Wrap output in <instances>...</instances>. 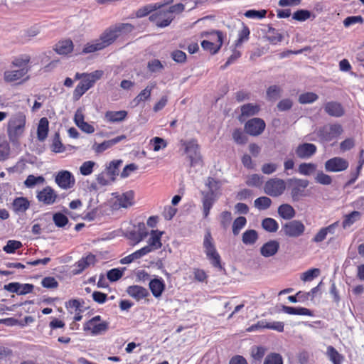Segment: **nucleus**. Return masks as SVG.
Here are the masks:
<instances>
[{
	"label": "nucleus",
	"mask_w": 364,
	"mask_h": 364,
	"mask_svg": "<svg viewBox=\"0 0 364 364\" xmlns=\"http://www.w3.org/2000/svg\"><path fill=\"white\" fill-rule=\"evenodd\" d=\"M46 182V179L43 176H36L34 175H28L24 181V186L28 188H33L36 185H43Z\"/></svg>",
	"instance_id": "ea45409f"
},
{
	"label": "nucleus",
	"mask_w": 364,
	"mask_h": 364,
	"mask_svg": "<svg viewBox=\"0 0 364 364\" xmlns=\"http://www.w3.org/2000/svg\"><path fill=\"white\" fill-rule=\"evenodd\" d=\"M258 238V235L256 230H246L242 234V242L245 245H252L254 244Z\"/></svg>",
	"instance_id": "49530a36"
},
{
	"label": "nucleus",
	"mask_w": 364,
	"mask_h": 364,
	"mask_svg": "<svg viewBox=\"0 0 364 364\" xmlns=\"http://www.w3.org/2000/svg\"><path fill=\"white\" fill-rule=\"evenodd\" d=\"M164 232L159 230H152L147 245L143 247L147 254L156 251L162 247L161 237Z\"/></svg>",
	"instance_id": "2eb2a0df"
},
{
	"label": "nucleus",
	"mask_w": 364,
	"mask_h": 364,
	"mask_svg": "<svg viewBox=\"0 0 364 364\" xmlns=\"http://www.w3.org/2000/svg\"><path fill=\"white\" fill-rule=\"evenodd\" d=\"M263 364H283V358L279 353H271L266 356Z\"/></svg>",
	"instance_id": "13d9d810"
},
{
	"label": "nucleus",
	"mask_w": 364,
	"mask_h": 364,
	"mask_svg": "<svg viewBox=\"0 0 364 364\" xmlns=\"http://www.w3.org/2000/svg\"><path fill=\"white\" fill-rule=\"evenodd\" d=\"M117 35L129 34L134 30V26L129 23H119L113 26Z\"/></svg>",
	"instance_id": "79ce46f5"
},
{
	"label": "nucleus",
	"mask_w": 364,
	"mask_h": 364,
	"mask_svg": "<svg viewBox=\"0 0 364 364\" xmlns=\"http://www.w3.org/2000/svg\"><path fill=\"white\" fill-rule=\"evenodd\" d=\"M224 38L225 35L220 31H212L210 32H206V41H211L217 43L218 41V38H219V42L222 41L223 43Z\"/></svg>",
	"instance_id": "e2e57ef3"
},
{
	"label": "nucleus",
	"mask_w": 364,
	"mask_h": 364,
	"mask_svg": "<svg viewBox=\"0 0 364 364\" xmlns=\"http://www.w3.org/2000/svg\"><path fill=\"white\" fill-rule=\"evenodd\" d=\"M49 131V122L46 117H42L38 122L37 127V138L39 141H43L48 136Z\"/></svg>",
	"instance_id": "cd10ccee"
},
{
	"label": "nucleus",
	"mask_w": 364,
	"mask_h": 364,
	"mask_svg": "<svg viewBox=\"0 0 364 364\" xmlns=\"http://www.w3.org/2000/svg\"><path fill=\"white\" fill-rule=\"evenodd\" d=\"M118 38L113 26H109L101 33L99 38L87 43L82 53L87 54L103 50L114 43Z\"/></svg>",
	"instance_id": "f03ea898"
},
{
	"label": "nucleus",
	"mask_w": 364,
	"mask_h": 364,
	"mask_svg": "<svg viewBox=\"0 0 364 364\" xmlns=\"http://www.w3.org/2000/svg\"><path fill=\"white\" fill-rule=\"evenodd\" d=\"M115 205L119 208H127L134 204V192L132 190L118 194L115 196Z\"/></svg>",
	"instance_id": "6ab92c4d"
},
{
	"label": "nucleus",
	"mask_w": 364,
	"mask_h": 364,
	"mask_svg": "<svg viewBox=\"0 0 364 364\" xmlns=\"http://www.w3.org/2000/svg\"><path fill=\"white\" fill-rule=\"evenodd\" d=\"M267 38L270 43L276 45L282 41V35L274 28L269 27Z\"/></svg>",
	"instance_id": "a19ab883"
},
{
	"label": "nucleus",
	"mask_w": 364,
	"mask_h": 364,
	"mask_svg": "<svg viewBox=\"0 0 364 364\" xmlns=\"http://www.w3.org/2000/svg\"><path fill=\"white\" fill-rule=\"evenodd\" d=\"M147 68L151 73H156L162 70L164 67L159 60L153 59L148 62Z\"/></svg>",
	"instance_id": "0e129e2a"
},
{
	"label": "nucleus",
	"mask_w": 364,
	"mask_h": 364,
	"mask_svg": "<svg viewBox=\"0 0 364 364\" xmlns=\"http://www.w3.org/2000/svg\"><path fill=\"white\" fill-rule=\"evenodd\" d=\"M122 163V161L121 160H114L112 161L107 167L106 174L110 181H114L116 176L118 175L119 168Z\"/></svg>",
	"instance_id": "c9c22d12"
},
{
	"label": "nucleus",
	"mask_w": 364,
	"mask_h": 364,
	"mask_svg": "<svg viewBox=\"0 0 364 364\" xmlns=\"http://www.w3.org/2000/svg\"><path fill=\"white\" fill-rule=\"evenodd\" d=\"M58 197V194L55 190L49 186H46L41 191L37 192L36 195L38 200L46 205H53L55 203Z\"/></svg>",
	"instance_id": "dca6fc26"
},
{
	"label": "nucleus",
	"mask_w": 364,
	"mask_h": 364,
	"mask_svg": "<svg viewBox=\"0 0 364 364\" xmlns=\"http://www.w3.org/2000/svg\"><path fill=\"white\" fill-rule=\"evenodd\" d=\"M174 16L168 14L165 10H159L149 16V20L155 22L156 26L159 28L169 26Z\"/></svg>",
	"instance_id": "f3484780"
},
{
	"label": "nucleus",
	"mask_w": 364,
	"mask_h": 364,
	"mask_svg": "<svg viewBox=\"0 0 364 364\" xmlns=\"http://www.w3.org/2000/svg\"><path fill=\"white\" fill-rule=\"evenodd\" d=\"M279 215L285 220L292 219L296 214L295 210L289 204H282L278 208Z\"/></svg>",
	"instance_id": "f704fd0d"
},
{
	"label": "nucleus",
	"mask_w": 364,
	"mask_h": 364,
	"mask_svg": "<svg viewBox=\"0 0 364 364\" xmlns=\"http://www.w3.org/2000/svg\"><path fill=\"white\" fill-rule=\"evenodd\" d=\"M127 138L126 135L122 134L120 136H118L115 138H113L112 139L105 141L102 143H100L97 144L96 148L97 152H103L105 150L111 148L114 145L117 144V143L120 142L121 141Z\"/></svg>",
	"instance_id": "473e14b6"
},
{
	"label": "nucleus",
	"mask_w": 364,
	"mask_h": 364,
	"mask_svg": "<svg viewBox=\"0 0 364 364\" xmlns=\"http://www.w3.org/2000/svg\"><path fill=\"white\" fill-rule=\"evenodd\" d=\"M207 186L208 190L206 191V216L211 205L220 194V183L213 178H209Z\"/></svg>",
	"instance_id": "9d476101"
},
{
	"label": "nucleus",
	"mask_w": 364,
	"mask_h": 364,
	"mask_svg": "<svg viewBox=\"0 0 364 364\" xmlns=\"http://www.w3.org/2000/svg\"><path fill=\"white\" fill-rule=\"evenodd\" d=\"M181 145L184 147L185 153L188 155L191 160V165L193 166L198 154V145L196 141H181Z\"/></svg>",
	"instance_id": "412c9836"
},
{
	"label": "nucleus",
	"mask_w": 364,
	"mask_h": 364,
	"mask_svg": "<svg viewBox=\"0 0 364 364\" xmlns=\"http://www.w3.org/2000/svg\"><path fill=\"white\" fill-rule=\"evenodd\" d=\"M282 310L284 313L289 315L313 316V312L310 309L304 307H293L284 305Z\"/></svg>",
	"instance_id": "2f4dec72"
},
{
	"label": "nucleus",
	"mask_w": 364,
	"mask_h": 364,
	"mask_svg": "<svg viewBox=\"0 0 364 364\" xmlns=\"http://www.w3.org/2000/svg\"><path fill=\"white\" fill-rule=\"evenodd\" d=\"M74 45L70 39L58 41L55 46V51L59 55H68L73 50Z\"/></svg>",
	"instance_id": "a878e982"
},
{
	"label": "nucleus",
	"mask_w": 364,
	"mask_h": 364,
	"mask_svg": "<svg viewBox=\"0 0 364 364\" xmlns=\"http://www.w3.org/2000/svg\"><path fill=\"white\" fill-rule=\"evenodd\" d=\"M250 31L249 27L242 23V28L240 31H239L237 34V39L235 42V46L240 47L242 43L245 41H247L250 38Z\"/></svg>",
	"instance_id": "58836bf2"
},
{
	"label": "nucleus",
	"mask_w": 364,
	"mask_h": 364,
	"mask_svg": "<svg viewBox=\"0 0 364 364\" xmlns=\"http://www.w3.org/2000/svg\"><path fill=\"white\" fill-rule=\"evenodd\" d=\"M103 75V72L102 70H95V73L92 77H88L84 79V80H80V82L75 87L73 90V100L77 101L80 99V97L91 87H92L95 82L99 80Z\"/></svg>",
	"instance_id": "423d86ee"
},
{
	"label": "nucleus",
	"mask_w": 364,
	"mask_h": 364,
	"mask_svg": "<svg viewBox=\"0 0 364 364\" xmlns=\"http://www.w3.org/2000/svg\"><path fill=\"white\" fill-rule=\"evenodd\" d=\"M95 262V256L92 254H89L85 257H82L77 261L74 267L75 269L73 272L75 274H79L82 273L85 269H87L91 264H94Z\"/></svg>",
	"instance_id": "393cba45"
},
{
	"label": "nucleus",
	"mask_w": 364,
	"mask_h": 364,
	"mask_svg": "<svg viewBox=\"0 0 364 364\" xmlns=\"http://www.w3.org/2000/svg\"><path fill=\"white\" fill-rule=\"evenodd\" d=\"M246 134L241 129H235L232 132V138L235 142L240 145L245 144L248 141Z\"/></svg>",
	"instance_id": "de8ad7c7"
},
{
	"label": "nucleus",
	"mask_w": 364,
	"mask_h": 364,
	"mask_svg": "<svg viewBox=\"0 0 364 364\" xmlns=\"http://www.w3.org/2000/svg\"><path fill=\"white\" fill-rule=\"evenodd\" d=\"M53 220L58 228L65 227L68 223V218L61 213H56L53 215Z\"/></svg>",
	"instance_id": "bf43d9fd"
},
{
	"label": "nucleus",
	"mask_w": 364,
	"mask_h": 364,
	"mask_svg": "<svg viewBox=\"0 0 364 364\" xmlns=\"http://www.w3.org/2000/svg\"><path fill=\"white\" fill-rule=\"evenodd\" d=\"M272 205V200L267 196L257 198L255 200V206L259 210H266Z\"/></svg>",
	"instance_id": "8fccbe9b"
},
{
	"label": "nucleus",
	"mask_w": 364,
	"mask_h": 364,
	"mask_svg": "<svg viewBox=\"0 0 364 364\" xmlns=\"http://www.w3.org/2000/svg\"><path fill=\"white\" fill-rule=\"evenodd\" d=\"M26 123V117L23 112H17L13 114L7 123L6 132L8 137L12 143L18 141L23 135Z\"/></svg>",
	"instance_id": "7ed1b4c3"
},
{
	"label": "nucleus",
	"mask_w": 364,
	"mask_h": 364,
	"mask_svg": "<svg viewBox=\"0 0 364 364\" xmlns=\"http://www.w3.org/2000/svg\"><path fill=\"white\" fill-rule=\"evenodd\" d=\"M55 182L61 189L68 190L74 187L75 178L69 171L62 170L56 173Z\"/></svg>",
	"instance_id": "ddd939ff"
},
{
	"label": "nucleus",
	"mask_w": 364,
	"mask_h": 364,
	"mask_svg": "<svg viewBox=\"0 0 364 364\" xmlns=\"http://www.w3.org/2000/svg\"><path fill=\"white\" fill-rule=\"evenodd\" d=\"M267 349L263 346H253L251 349V356L255 360L260 361L264 356Z\"/></svg>",
	"instance_id": "052dcab7"
},
{
	"label": "nucleus",
	"mask_w": 364,
	"mask_h": 364,
	"mask_svg": "<svg viewBox=\"0 0 364 364\" xmlns=\"http://www.w3.org/2000/svg\"><path fill=\"white\" fill-rule=\"evenodd\" d=\"M206 257L211 266L218 272L225 274V264L222 262L221 257L215 247L206 237Z\"/></svg>",
	"instance_id": "0eeeda50"
},
{
	"label": "nucleus",
	"mask_w": 364,
	"mask_h": 364,
	"mask_svg": "<svg viewBox=\"0 0 364 364\" xmlns=\"http://www.w3.org/2000/svg\"><path fill=\"white\" fill-rule=\"evenodd\" d=\"M281 88L277 85H272L267 90V97L269 100H277L279 97Z\"/></svg>",
	"instance_id": "774afa93"
},
{
	"label": "nucleus",
	"mask_w": 364,
	"mask_h": 364,
	"mask_svg": "<svg viewBox=\"0 0 364 364\" xmlns=\"http://www.w3.org/2000/svg\"><path fill=\"white\" fill-rule=\"evenodd\" d=\"M156 82H150L143 90H141L139 95L134 99V102L136 105H139L141 102H144L149 100L151 97L152 90L156 88Z\"/></svg>",
	"instance_id": "c85d7f7f"
},
{
	"label": "nucleus",
	"mask_w": 364,
	"mask_h": 364,
	"mask_svg": "<svg viewBox=\"0 0 364 364\" xmlns=\"http://www.w3.org/2000/svg\"><path fill=\"white\" fill-rule=\"evenodd\" d=\"M148 255L145 251L144 248L141 247V249L134 252L133 253L122 258L120 259V263L122 264H127L134 262L136 259L141 258L142 257Z\"/></svg>",
	"instance_id": "e433bc0d"
},
{
	"label": "nucleus",
	"mask_w": 364,
	"mask_h": 364,
	"mask_svg": "<svg viewBox=\"0 0 364 364\" xmlns=\"http://www.w3.org/2000/svg\"><path fill=\"white\" fill-rule=\"evenodd\" d=\"M327 355L333 364H341L343 359V357L338 352V350L331 346L327 348Z\"/></svg>",
	"instance_id": "37998d69"
},
{
	"label": "nucleus",
	"mask_w": 364,
	"mask_h": 364,
	"mask_svg": "<svg viewBox=\"0 0 364 364\" xmlns=\"http://www.w3.org/2000/svg\"><path fill=\"white\" fill-rule=\"evenodd\" d=\"M50 149L54 153H62L65 151V146L60 140L59 133H55L53 136L52 144L50 145Z\"/></svg>",
	"instance_id": "c03bdc74"
},
{
	"label": "nucleus",
	"mask_w": 364,
	"mask_h": 364,
	"mask_svg": "<svg viewBox=\"0 0 364 364\" xmlns=\"http://www.w3.org/2000/svg\"><path fill=\"white\" fill-rule=\"evenodd\" d=\"M306 227L304 223L298 220H294L286 223L282 227V231L289 237H299L304 233Z\"/></svg>",
	"instance_id": "6e6552de"
},
{
	"label": "nucleus",
	"mask_w": 364,
	"mask_h": 364,
	"mask_svg": "<svg viewBox=\"0 0 364 364\" xmlns=\"http://www.w3.org/2000/svg\"><path fill=\"white\" fill-rule=\"evenodd\" d=\"M320 274V269L318 268L310 269L304 272L301 276V279L304 282L311 281L314 278L317 277Z\"/></svg>",
	"instance_id": "680f3d73"
},
{
	"label": "nucleus",
	"mask_w": 364,
	"mask_h": 364,
	"mask_svg": "<svg viewBox=\"0 0 364 364\" xmlns=\"http://www.w3.org/2000/svg\"><path fill=\"white\" fill-rule=\"evenodd\" d=\"M95 163L92 161H85L80 167V172L83 176H89L93 171Z\"/></svg>",
	"instance_id": "69168bd1"
},
{
	"label": "nucleus",
	"mask_w": 364,
	"mask_h": 364,
	"mask_svg": "<svg viewBox=\"0 0 364 364\" xmlns=\"http://www.w3.org/2000/svg\"><path fill=\"white\" fill-rule=\"evenodd\" d=\"M22 243L18 240H9L3 247V250L8 254H13L16 250L22 247Z\"/></svg>",
	"instance_id": "603ef678"
},
{
	"label": "nucleus",
	"mask_w": 364,
	"mask_h": 364,
	"mask_svg": "<svg viewBox=\"0 0 364 364\" xmlns=\"http://www.w3.org/2000/svg\"><path fill=\"white\" fill-rule=\"evenodd\" d=\"M343 131V127L341 124H333L321 127L318 129L317 134L322 140L330 141L341 135Z\"/></svg>",
	"instance_id": "9b49d317"
},
{
	"label": "nucleus",
	"mask_w": 364,
	"mask_h": 364,
	"mask_svg": "<svg viewBox=\"0 0 364 364\" xmlns=\"http://www.w3.org/2000/svg\"><path fill=\"white\" fill-rule=\"evenodd\" d=\"M317 147L311 143H303L299 144L296 150V154L299 159H309L316 154Z\"/></svg>",
	"instance_id": "aec40b11"
},
{
	"label": "nucleus",
	"mask_w": 364,
	"mask_h": 364,
	"mask_svg": "<svg viewBox=\"0 0 364 364\" xmlns=\"http://www.w3.org/2000/svg\"><path fill=\"white\" fill-rule=\"evenodd\" d=\"M247 220L243 216L237 218L232 224V232L234 235H237L240 230L245 226Z\"/></svg>",
	"instance_id": "4d7b16f0"
},
{
	"label": "nucleus",
	"mask_w": 364,
	"mask_h": 364,
	"mask_svg": "<svg viewBox=\"0 0 364 364\" xmlns=\"http://www.w3.org/2000/svg\"><path fill=\"white\" fill-rule=\"evenodd\" d=\"M279 243L277 240H270L264 243L261 249V255L265 257L274 255L279 250Z\"/></svg>",
	"instance_id": "bb28decb"
},
{
	"label": "nucleus",
	"mask_w": 364,
	"mask_h": 364,
	"mask_svg": "<svg viewBox=\"0 0 364 364\" xmlns=\"http://www.w3.org/2000/svg\"><path fill=\"white\" fill-rule=\"evenodd\" d=\"M245 132L252 136L260 135L266 128L264 121L258 117H255L247 120L244 126Z\"/></svg>",
	"instance_id": "f8f14e48"
},
{
	"label": "nucleus",
	"mask_w": 364,
	"mask_h": 364,
	"mask_svg": "<svg viewBox=\"0 0 364 364\" xmlns=\"http://www.w3.org/2000/svg\"><path fill=\"white\" fill-rule=\"evenodd\" d=\"M316 169V165L313 163H302L299 166V172L304 176H309Z\"/></svg>",
	"instance_id": "3c124183"
},
{
	"label": "nucleus",
	"mask_w": 364,
	"mask_h": 364,
	"mask_svg": "<svg viewBox=\"0 0 364 364\" xmlns=\"http://www.w3.org/2000/svg\"><path fill=\"white\" fill-rule=\"evenodd\" d=\"M267 13V11L265 9H262L259 11L250 9L246 11L244 15L245 17L248 18L262 19L265 18Z\"/></svg>",
	"instance_id": "6e6d98bb"
},
{
	"label": "nucleus",
	"mask_w": 364,
	"mask_h": 364,
	"mask_svg": "<svg viewBox=\"0 0 364 364\" xmlns=\"http://www.w3.org/2000/svg\"><path fill=\"white\" fill-rule=\"evenodd\" d=\"M361 213L359 211L354 210L349 214L343 216V220L342 222V227L343 229H346L351 226L355 221L360 219Z\"/></svg>",
	"instance_id": "4c0bfd02"
},
{
	"label": "nucleus",
	"mask_w": 364,
	"mask_h": 364,
	"mask_svg": "<svg viewBox=\"0 0 364 364\" xmlns=\"http://www.w3.org/2000/svg\"><path fill=\"white\" fill-rule=\"evenodd\" d=\"M30 203L28 200L23 197H18L14 200L12 203L13 210L16 213H23L28 209Z\"/></svg>",
	"instance_id": "72a5a7b5"
},
{
	"label": "nucleus",
	"mask_w": 364,
	"mask_h": 364,
	"mask_svg": "<svg viewBox=\"0 0 364 364\" xmlns=\"http://www.w3.org/2000/svg\"><path fill=\"white\" fill-rule=\"evenodd\" d=\"M309 184V182L306 179L294 178L289 180L291 196L294 200H298L299 198L306 196L304 192Z\"/></svg>",
	"instance_id": "4468645a"
},
{
	"label": "nucleus",
	"mask_w": 364,
	"mask_h": 364,
	"mask_svg": "<svg viewBox=\"0 0 364 364\" xmlns=\"http://www.w3.org/2000/svg\"><path fill=\"white\" fill-rule=\"evenodd\" d=\"M109 329V322L102 321L100 315H97L84 323L83 330L92 336L102 335Z\"/></svg>",
	"instance_id": "39448f33"
},
{
	"label": "nucleus",
	"mask_w": 364,
	"mask_h": 364,
	"mask_svg": "<svg viewBox=\"0 0 364 364\" xmlns=\"http://www.w3.org/2000/svg\"><path fill=\"white\" fill-rule=\"evenodd\" d=\"M31 56L27 54L14 58L11 63V69L4 73V81L17 85L27 81L29 79L28 73L31 70Z\"/></svg>",
	"instance_id": "f257e3e1"
},
{
	"label": "nucleus",
	"mask_w": 364,
	"mask_h": 364,
	"mask_svg": "<svg viewBox=\"0 0 364 364\" xmlns=\"http://www.w3.org/2000/svg\"><path fill=\"white\" fill-rule=\"evenodd\" d=\"M245 183L248 186L260 187L263 183V176L256 173L250 175Z\"/></svg>",
	"instance_id": "09e8293b"
},
{
	"label": "nucleus",
	"mask_w": 364,
	"mask_h": 364,
	"mask_svg": "<svg viewBox=\"0 0 364 364\" xmlns=\"http://www.w3.org/2000/svg\"><path fill=\"white\" fill-rule=\"evenodd\" d=\"M149 287L153 296L159 298L164 291L166 284L162 278H154L149 282Z\"/></svg>",
	"instance_id": "5701e85b"
},
{
	"label": "nucleus",
	"mask_w": 364,
	"mask_h": 364,
	"mask_svg": "<svg viewBox=\"0 0 364 364\" xmlns=\"http://www.w3.org/2000/svg\"><path fill=\"white\" fill-rule=\"evenodd\" d=\"M127 292L130 296L136 301H140L149 296L148 290L139 285L129 286L127 289Z\"/></svg>",
	"instance_id": "b1692460"
},
{
	"label": "nucleus",
	"mask_w": 364,
	"mask_h": 364,
	"mask_svg": "<svg viewBox=\"0 0 364 364\" xmlns=\"http://www.w3.org/2000/svg\"><path fill=\"white\" fill-rule=\"evenodd\" d=\"M318 98V96L316 93L307 92L299 95V102L301 104H310L316 101Z\"/></svg>",
	"instance_id": "864d4df0"
},
{
	"label": "nucleus",
	"mask_w": 364,
	"mask_h": 364,
	"mask_svg": "<svg viewBox=\"0 0 364 364\" xmlns=\"http://www.w3.org/2000/svg\"><path fill=\"white\" fill-rule=\"evenodd\" d=\"M10 154V146L9 142L4 139H0V161H5Z\"/></svg>",
	"instance_id": "5fc2aeb1"
},
{
	"label": "nucleus",
	"mask_w": 364,
	"mask_h": 364,
	"mask_svg": "<svg viewBox=\"0 0 364 364\" xmlns=\"http://www.w3.org/2000/svg\"><path fill=\"white\" fill-rule=\"evenodd\" d=\"M127 114L128 113L125 110L107 111L105 114V118L109 122H119L124 120Z\"/></svg>",
	"instance_id": "c756f323"
},
{
	"label": "nucleus",
	"mask_w": 364,
	"mask_h": 364,
	"mask_svg": "<svg viewBox=\"0 0 364 364\" xmlns=\"http://www.w3.org/2000/svg\"><path fill=\"white\" fill-rule=\"evenodd\" d=\"M262 226L269 232H275L279 228L278 223L271 218L264 219L262 222Z\"/></svg>",
	"instance_id": "a18cd8bd"
},
{
	"label": "nucleus",
	"mask_w": 364,
	"mask_h": 364,
	"mask_svg": "<svg viewBox=\"0 0 364 364\" xmlns=\"http://www.w3.org/2000/svg\"><path fill=\"white\" fill-rule=\"evenodd\" d=\"M349 166L348 161L341 157H333L325 163V168L329 172H339L345 171Z\"/></svg>",
	"instance_id": "a211bd4d"
},
{
	"label": "nucleus",
	"mask_w": 364,
	"mask_h": 364,
	"mask_svg": "<svg viewBox=\"0 0 364 364\" xmlns=\"http://www.w3.org/2000/svg\"><path fill=\"white\" fill-rule=\"evenodd\" d=\"M260 111V106L257 104L247 103L241 107V115L240 120L242 117H248L256 115Z\"/></svg>",
	"instance_id": "7c9ffc66"
},
{
	"label": "nucleus",
	"mask_w": 364,
	"mask_h": 364,
	"mask_svg": "<svg viewBox=\"0 0 364 364\" xmlns=\"http://www.w3.org/2000/svg\"><path fill=\"white\" fill-rule=\"evenodd\" d=\"M150 142L153 144V150L154 151H159L160 149L166 148L168 145L166 140L159 136L154 137L151 139Z\"/></svg>",
	"instance_id": "338daca9"
},
{
	"label": "nucleus",
	"mask_w": 364,
	"mask_h": 364,
	"mask_svg": "<svg viewBox=\"0 0 364 364\" xmlns=\"http://www.w3.org/2000/svg\"><path fill=\"white\" fill-rule=\"evenodd\" d=\"M286 189V183L284 180L274 178L268 180L264 186V193L272 197L281 196Z\"/></svg>",
	"instance_id": "1a4fd4ad"
},
{
	"label": "nucleus",
	"mask_w": 364,
	"mask_h": 364,
	"mask_svg": "<svg viewBox=\"0 0 364 364\" xmlns=\"http://www.w3.org/2000/svg\"><path fill=\"white\" fill-rule=\"evenodd\" d=\"M123 235L129 240V245L134 247L143 241L149 235V232L145 223L140 222L128 228Z\"/></svg>",
	"instance_id": "20e7f679"
},
{
	"label": "nucleus",
	"mask_w": 364,
	"mask_h": 364,
	"mask_svg": "<svg viewBox=\"0 0 364 364\" xmlns=\"http://www.w3.org/2000/svg\"><path fill=\"white\" fill-rule=\"evenodd\" d=\"M324 110L329 116L334 117H341L345 113L342 105L335 101L326 103L324 105Z\"/></svg>",
	"instance_id": "4be33fe9"
}]
</instances>
